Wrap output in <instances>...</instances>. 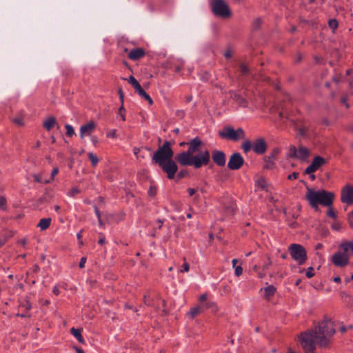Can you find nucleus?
Here are the masks:
<instances>
[{
	"label": "nucleus",
	"mask_w": 353,
	"mask_h": 353,
	"mask_svg": "<svg viewBox=\"0 0 353 353\" xmlns=\"http://www.w3.org/2000/svg\"><path fill=\"white\" fill-rule=\"evenodd\" d=\"M329 26L333 30H336L338 28L339 23L336 19H330L328 22Z\"/></svg>",
	"instance_id": "33"
},
{
	"label": "nucleus",
	"mask_w": 353,
	"mask_h": 353,
	"mask_svg": "<svg viewBox=\"0 0 353 353\" xmlns=\"http://www.w3.org/2000/svg\"><path fill=\"white\" fill-rule=\"evenodd\" d=\"M140 152V149L138 148H134L133 149V152H134V154L137 157V159H139V158H144V157H140L138 155L139 152Z\"/></svg>",
	"instance_id": "53"
},
{
	"label": "nucleus",
	"mask_w": 353,
	"mask_h": 353,
	"mask_svg": "<svg viewBox=\"0 0 353 353\" xmlns=\"http://www.w3.org/2000/svg\"><path fill=\"white\" fill-rule=\"evenodd\" d=\"M51 219L50 218H44L40 219L37 227H39L41 230H45L49 228L51 223Z\"/></svg>",
	"instance_id": "20"
},
{
	"label": "nucleus",
	"mask_w": 353,
	"mask_h": 353,
	"mask_svg": "<svg viewBox=\"0 0 353 353\" xmlns=\"http://www.w3.org/2000/svg\"><path fill=\"white\" fill-rule=\"evenodd\" d=\"M212 159L218 166L223 167L225 165L226 157L223 151L214 150L212 153Z\"/></svg>",
	"instance_id": "13"
},
{
	"label": "nucleus",
	"mask_w": 353,
	"mask_h": 353,
	"mask_svg": "<svg viewBox=\"0 0 353 353\" xmlns=\"http://www.w3.org/2000/svg\"><path fill=\"white\" fill-rule=\"evenodd\" d=\"M187 144L188 150L179 153L175 157L176 161L181 165L193 166L195 169H198L210 163V154L208 150L194 154L199 152L200 147L202 145V141L198 137L191 139Z\"/></svg>",
	"instance_id": "2"
},
{
	"label": "nucleus",
	"mask_w": 353,
	"mask_h": 353,
	"mask_svg": "<svg viewBox=\"0 0 353 353\" xmlns=\"http://www.w3.org/2000/svg\"><path fill=\"white\" fill-rule=\"evenodd\" d=\"M280 153V150L279 148H275L272 150V153L269 157H271L272 159L276 160L279 154Z\"/></svg>",
	"instance_id": "37"
},
{
	"label": "nucleus",
	"mask_w": 353,
	"mask_h": 353,
	"mask_svg": "<svg viewBox=\"0 0 353 353\" xmlns=\"http://www.w3.org/2000/svg\"><path fill=\"white\" fill-rule=\"evenodd\" d=\"M224 56L226 59H230L232 57V53L230 50H227L225 52Z\"/></svg>",
	"instance_id": "61"
},
{
	"label": "nucleus",
	"mask_w": 353,
	"mask_h": 353,
	"mask_svg": "<svg viewBox=\"0 0 353 353\" xmlns=\"http://www.w3.org/2000/svg\"><path fill=\"white\" fill-rule=\"evenodd\" d=\"M234 270H235V275L236 276H241L243 273V268L241 265H238V266L235 267Z\"/></svg>",
	"instance_id": "42"
},
{
	"label": "nucleus",
	"mask_w": 353,
	"mask_h": 353,
	"mask_svg": "<svg viewBox=\"0 0 353 353\" xmlns=\"http://www.w3.org/2000/svg\"><path fill=\"white\" fill-rule=\"evenodd\" d=\"M340 248L344 252H350L353 254V241H346L340 244Z\"/></svg>",
	"instance_id": "21"
},
{
	"label": "nucleus",
	"mask_w": 353,
	"mask_h": 353,
	"mask_svg": "<svg viewBox=\"0 0 353 353\" xmlns=\"http://www.w3.org/2000/svg\"><path fill=\"white\" fill-rule=\"evenodd\" d=\"M33 178L34 179V181L37 183H44V181L43 179H42V176L41 174H34L33 175Z\"/></svg>",
	"instance_id": "39"
},
{
	"label": "nucleus",
	"mask_w": 353,
	"mask_h": 353,
	"mask_svg": "<svg viewBox=\"0 0 353 353\" xmlns=\"http://www.w3.org/2000/svg\"><path fill=\"white\" fill-rule=\"evenodd\" d=\"M59 173V168H54L52 172L50 179H46L44 181L45 184L50 183L54 178V176Z\"/></svg>",
	"instance_id": "30"
},
{
	"label": "nucleus",
	"mask_w": 353,
	"mask_h": 353,
	"mask_svg": "<svg viewBox=\"0 0 353 353\" xmlns=\"http://www.w3.org/2000/svg\"><path fill=\"white\" fill-rule=\"evenodd\" d=\"M336 326L334 321L325 316L316 325L301 332L299 338L305 353H315L316 345L320 347H328L336 334Z\"/></svg>",
	"instance_id": "1"
},
{
	"label": "nucleus",
	"mask_w": 353,
	"mask_h": 353,
	"mask_svg": "<svg viewBox=\"0 0 353 353\" xmlns=\"http://www.w3.org/2000/svg\"><path fill=\"white\" fill-rule=\"evenodd\" d=\"M124 80H127V79H123ZM128 81L130 83L132 87L137 91L140 88H141L140 83L137 81V79L133 76H130L128 79Z\"/></svg>",
	"instance_id": "26"
},
{
	"label": "nucleus",
	"mask_w": 353,
	"mask_h": 353,
	"mask_svg": "<svg viewBox=\"0 0 353 353\" xmlns=\"http://www.w3.org/2000/svg\"><path fill=\"white\" fill-rule=\"evenodd\" d=\"M32 270L33 272L37 273L39 271L40 268L38 265H34Z\"/></svg>",
	"instance_id": "58"
},
{
	"label": "nucleus",
	"mask_w": 353,
	"mask_h": 353,
	"mask_svg": "<svg viewBox=\"0 0 353 353\" xmlns=\"http://www.w3.org/2000/svg\"><path fill=\"white\" fill-rule=\"evenodd\" d=\"M288 251L292 259L296 261L299 265H303L306 262L307 259V251L301 244H291L288 248Z\"/></svg>",
	"instance_id": "6"
},
{
	"label": "nucleus",
	"mask_w": 353,
	"mask_h": 353,
	"mask_svg": "<svg viewBox=\"0 0 353 353\" xmlns=\"http://www.w3.org/2000/svg\"><path fill=\"white\" fill-rule=\"evenodd\" d=\"M203 312V309L202 308L201 306H197V307H195L192 309H191L188 313H187V315L193 319L194 317H195L196 316H197L198 314L202 313Z\"/></svg>",
	"instance_id": "22"
},
{
	"label": "nucleus",
	"mask_w": 353,
	"mask_h": 353,
	"mask_svg": "<svg viewBox=\"0 0 353 353\" xmlns=\"http://www.w3.org/2000/svg\"><path fill=\"white\" fill-rule=\"evenodd\" d=\"M88 157L92 163V166H96L99 162L98 157L92 152L88 153Z\"/></svg>",
	"instance_id": "29"
},
{
	"label": "nucleus",
	"mask_w": 353,
	"mask_h": 353,
	"mask_svg": "<svg viewBox=\"0 0 353 353\" xmlns=\"http://www.w3.org/2000/svg\"><path fill=\"white\" fill-rule=\"evenodd\" d=\"M341 201L347 205L353 204V185L346 184L341 189Z\"/></svg>",
	"instance_id": "10"
},
{
	"label": "nucleus",
	"mask_w": 353,
	"mask_h": 353,
	"mask_svg": "<svg viewBox=\"0 0 353 353\" xmlns=\"http://www.w3.org/2000/svg\"><path fill=\"white\" fill-rule=\"evenodd\" d=\"M261 20L260 19H254V21L252 22V25L253 30H256L257 29H259V27L261 26Z\"/></svg>",
	"instance_id": "34"
},
{
	"label": "nucleus",
	"mask_w": 353,
	"mask_h": 353,
	"mask_svg": "<svg viewBox=\"0 0 353 353\" xmlns=\"http://www.w3.org/2000/svg\"><path fill=\"white\" fill-rule=\"evenodd\" d=\"M199 301H200L201 302H205V303L206 301H208V300H207V295H206V294H202V295L200 296V298H199Z\"/></svg>",
	"instance_id": "57"
},
{
	"label": "nucleus",
	"mask_w": 353,
	"mask_h": 353,
	"mask_svg": "<svg viewBox=\"0 0 353 353\" xmlns=\"http://www.w3.org/2000/svg\"><path fill=\"white\" fill-rule=\"evenodd\" d=\"M326 163V161L324 158L316 156L315 157L311 164L307 167V168L305 170V173L307 174H310L314 172L316 170H317L321 165Z\"/></svg>",
	"instance_id": "12"
},
{
	"label": "nucleus",
	"mask_w": 353,
	"mask_h": 353,
	"mask_svg": "<svg viewBox=\"0 0 353 353\" xmlns=\"http://www.w3.org/2000/svg\"><path fill=\"white\" fill-rule=\"evenodd\" d=\"M252 148L255 153L262 154L267 150V144L264 139H257L252 144Z\"/></svg>",
	"instance_id": "14"
},
{
	"label": "nucleus",
	"mask_w": 353,
	"mask_h": 353,
	"mask_svg": "<svg viewBox=\"0 0 353 353\" xmlns=\"http://www.w3.org/2000/svg\"><path fill=\"white\" fill-rule=\"evenodd\" d=\"M52 292L57 296L59 295V293H60V291H59V288L57 286L54 287Z\"/></svg>",
	"instance_id": "63"
},
{
	"label": "nucleus",
	"mask_w": 353,
	"mask_h": 353,
	"mask_svg": "<svg viewBox=\"0 0 353 353\" xmlns=\"http://www.w3.org/2000/svg\"><path fill=\"white\" fill-rule=\"evenodd\" d=\"M272 265V261L269 256H268V261L263 265V270H267Z\"/></svg>",
	"instance_id": "44"
},
{
	"label": "nucleus",
	"mask_w": 353,
	"mask_h": 353,
	"mask_svg": "<svg viewBox=\"0 0 353 353\" xmlns=\"http://www.w3.org/2000/svg\"><path fill=\"white\" fill-rule=\"evenodd\" d=\"M196 191V190L194 188H188V194L190 196H193L195 194Z\"/></svg>",
	"instance_id": "56"
},
{
	"label": "nucleus",
	"mask_w": 353,
	"mask_h": 353,
	"mask_svg": "<svg viewBox=\"0 0 353 353\" xmlns=\"http://www.w3.org/2000/svg\"><path fill=\"white\" fill-rule=\"evenodd\" d=\"M139 95L143 98L144 99H145L146 101H148L149 104L150 105H152L153 103V101L152 99V98L150 97V95L148 94H147L144 90L141 88H140L137 91H136Z\"/></svg>",
	"instance_id": "24"
},
{
	"label": "nucleus",
	"mask_w": 353,
	"mask_h": 353,
	"mask_svg": "<svg viewBox=\"0 0 353 353\" xmlns=\"http://www.w3.org/2000/svg\"><path fill=\"white\" fill-rule=\"evenodd\" d=\"M212 11L216 17L227 19L231 17L232 12L223 0H214L211 3Z\"/></svg>",
	"instance_id": "7"
},
{
	"label": "nucleus",
	"mask_w": 353,
	"mask_h": 353,
	"mask_svg": "<svg viewBox=\"0 0 353 353\" xmlns=\"http://www.w3.org/2000/svg\"><path fill=\"white\" fill-rule=\"evenodd\" d=\"M334 194L331 192L322 190L316 191L312 188H307L305 198L310 206L314 210L319 209V205L330 207L332 205Z\"/></svg>",
	"instance_id": "4"
},
{
	"label": "nucleus",
	"mask_w": 353,
	"mask_h": 353,
	"mask_svg": "<svg viewBox=\"0 0 353 353\" xmlns=\"http://www.w3.org/2000/svg\"><path fill=\"white\" fill-rule=\"evenodd\" d=\"M163 223V221L159 219L157 222H156V226L155 228H157V229H161V227H162V225Z\"/></svg>",
	"instance_id": "55"
},
{
	"label": "nucleus",
	"mask_w": 353,
	"mask_h": 353,
	"mask_svg": "<svg viewBox=\"0 0 353 353\" xmlns=\"http://www.w3.org/2000/svg\"><path fill=\"white\" fill-rule=\"evenodd\" d=\"M276 292V288L274 285H269L264 288L265 296L269 299Z\"/></svg>",
	"instance_id": "25"
},
{
	"label": "nucleus",
	"mask_w": 353,
	"mask_h": 353,
	"mask_svg": "<svg viewBox=\"0 0 353 353\" xmlns=\"http://www.w3.org/2000/svg\"><path fill=\"white\" fill-rule=\"evenodd\" d=\"M298 134L302 137H308L310 135V129L307 125H301L297 128Z\"/></svg>",
	"instance_id": "23"
},
{
	"label": "nucleus",
	"mask_w": 353,
	"mask_h": 353,
	"mask_svg": "<svg viewBox=\"0 0 353 353\" xmlns=\"http://www.w3.org/2000/svg\"><path fill=\"white\" fill-rule=\"evenodd\" d=\"M349 225L353 230V211L351 212V216L349 217Z\"/></svg>",
	"instance_id": "54"
},
{
	"label": "nucleus",
	"mask_w": 353,
	"mask_h": 353,
	"mask_svg": "<svg viewBox=\"0 0 353 353\" xmlns=\"http://www.w3.org/2000/svg\"><path fill=\"white\" fill-rule=\"evenodd\" d=\"M274 161L275 160L272 159L271 157H266L263 168L265 169H272L274 167Z\"/></svg>",
	"instance_id": "27"
},
{
	"label": "nucleus",
	"mask_w": 353,
	"mask_h": 353,
	"mask_svg": "<svg viewBox=\"0 0 353 353\" xmlns=\"http://www.w3.org/2000/svg\"><path fill=\"white\" fill-rule=\"evenodd\" d=\"M65 128L66 129V135L68 137H72L74 134V130L73 127L70 124H66L65 125Z\"/></svg>",
	"instance_id": "32"
},
{
	"label": "nucleus",
	"mask_w": 353,
	"mask_h": 353,
	"mask_svg": "<svg viewBox=\"0 0 353 353\" xmlns=\"http://www.w3.org/2000/svg\"><path fill=\"white\" fill-rule=\"evenodd\" d=\"M327 216L332 219H336V217L335 212L332 208H329V210H327Z\"/></svg>",
	"instance_id": "43"
},
{
	"label": "nucleus",
	"mask_w": 353,
	"mask_h": 353,
	"mask_svg": "<svg viewBox=\"0 0 353 353\" xmlns=\"http://www.w3.org/2000/svg\"><path fill=\"white\" fill-rule=\"evenodd\" d=\"M125 110L123 105H121V107L119 109V115L121 117L122 121H125Z\"/></svg>",
	"instance_id": "35"
},
{
	"label": "nucleus",
	"mask_w": 353,
	"mask_h": 353,
	"mask_svg": "<svg viewBox=\"0 0 353 353\" xmlns=\"http://www.w3.org/2000/svg\"><path fill=\"white\" fill-rule=\"evenodd\" d=\"M26 242H27L26 239H21L18 241V243L19 244H21V245H23V246L26 245Z\"/></svg>",
	"instance_id": "60"
},
{
	"label": "nucleus",
	"mask_w": 353,
	"mask_h": 353,
	"mask_svg": "<svg viewBox=\"0 0 353 353\" xmlns=\"http://www.w3.org/2000/svg\"><path fill=\"white\" fill-rule=\"evenodd\" d=\"M332 262L339 267H343L349 263V257L346 252H337L332 256Z\"/></svg>",
	"instance_id": "11"
},
{
	"label": "nucleus",
	"mask_w": 353,
	"mask_h": 353,
	"mask_svg": "<svg viewBox=\"0 0 353 353\" xmlns=\"http://www.w3.org/2000/svg\"><path fill=\"white\" fill-rule=\"evenodd\" d=\"M57 124V119L54 117H49L43 121V128L50 131Z\"/></svg>",
	"instance_id": "17"
},
{
	"label": "nucleus",
	"mask_w": 353,
	"mask_h": 353,
	"mask_svg": "<svg viewBox=\"0 0 353 353\" xmlns=\"http://www.w3.org/2000/svg\"><path fill=\"white\" fill-rule=\"evenodd\" d=\"M94 212L98 219L101 218V214L99 208L97 206H94Z\"/></svg>",
	"instance_id": "59"
},
{
	"label": "nucleus",
	"mask_w": 353,
	"mask_h": 353,
	"mask_svg": "<svg viewBox=\"0 0 353 353\" xmlns=\"http://www.w3.org/2000/svg\"><path fill=\"white\" fill-rule=\"evenodd\" d=\"M310 151L303 145H299L296 148L294 145H290L289 148L288 157L290 158L297 159L301 161H306L309 157Z\"/></svg>",
	"instance_id": "8"
},
{
	"label": "nucleus",
	"mask_w": 353,
	"mask_h": 353,
	"mask_svg": "<svg viewBox=\"0 0 353 353\" xmlns=\"http://www.w3.org/2000/svg\"><path fill=\"white\" fill-rule=\"evenodd\" d=\"M332 228L335 230H338L340 228V224L339 223H335L332 225Z\"/></svg>",
	"instance_id": "62"
},
{
	"label": "nucleus",
	"mask_w": 353,
	"mask_h": 353,
	"mask_svg": "<svg viewBox=\"0 0 353 353\" xmlns=\"http://www.w3.org/2000/svg\"><path fill=\"white\" fill-rule=\"evenodd\" d=\"M299 174L298 172H293L292 174L288 175V179L289 180L296 179L299 176Z\"/></svg>",
	"instance_id": "51"
},
{
	"label": "nucleus",
	"mask_w": 353,
	"mask_h": 353,
	"mask_svg": "<svg viewBox=\"0 0 353 353\" xmlns=\"http://www.w3.org/2000/svg\"><path fill=\"white\" fill-rule=\"evenodd\" d=\"M96 127L95 123L93 121H90L85 125H81L80 128V137L81 139L84 137L85 135H90Z\"/></svg>",
	"instance_id": "16"
},
{
	"label": "nucleus",
	"mask_w": 353,
	"mask_h": 353,
	"mask_svg": "<svg viewBox=\"0 0 353 353\" xmlns=\"http://www.w3.org/2000/svg\"><path fill=\"white\" fill-rule=\"evenodd\" d=\"M239 68L242 75L246 76L249 74L250 70L245 63H241Z\"/></svg>",
	"instance_id": "31"
},
{
	"label": "nucleus",
	"mask_w": 353,
	"mask_h": 353,
	"mask_svg": "<svg viewBox=\"0 0 353 353\" xmlns=\"http://www.w3.org/2000/svg\"><path fill=\"white\" fill-rule=\"evenodd\" d=\"M257 185L262 189L264 190L266 187V183L265 180L261 179L257 181Z\"/></svg>",
	"instance_id": "46"
},
{
	"label": "nucleus",
	"mask_w": 353,
	"mask_h": 353,
	"mask_svg": "<svg viewBox=\"0 0 353 353\" xmlns=\"http://www.w3.org/2000/svg\"><path fill=\"white\" fill-rule=\"evenodd\" d=\"M86 262V258L85 257H82L80 260V262H79V268H84L85 266V263Z\"/></svg>",
	"instance_id": "52"
},
{
	"label": "nucleus",
	"mask_w": 353,
	"mask_h": 353,
	"mask_svg": "<svg viewBox=\"0 0 353 353\" xmlns=\"http://www.w3.org/2000/svg\"><path fill=\"white\" fill-rule=\"evenodd\" d=\"M79 193V189H77V188H73L71 189L69 195L71 196H74L75 195H77Z\"/></svg>",
	"instance_id": "49"
},
{
	"label": "nucleus",
	"mask_w": 353,
	"mask_h": 353,
	"mask_svg": "<svg viewBox=\"0 0 353 353\" xmlns=\"http://www.w3.org/2000/svg\"><path fill=\"white\" fill-rule=\"evenodd\" d=\"M143 301H144V303L147 305H149V306H151L152 304V299H150V297H148V296L145 295L144 297H143Z\"/></svg>",
	"instance_id": "48"
},
{
	"label": "nucleus",
	"mask_w": 353,
	"mask_h": 353,
	"mask_svg": "<svg viewBox=\"0 0 353 353\" xmlns=\"http://www.w3.org/2000/svg\"><path fill=\"white\" fill-rule=\"evenodd\" d=\"M219 135L223 139L237 141L245 137V132L241 128L234 130L231 126H225L223 128V130L219 131Z\"/></svg>",
	"instance_id": "5"
},
{
	"label": "nucleus",
	"mask_w": 353,
	"mask_h": 353,
	"mask_svg": "<svg viewBox=\"0 0 353 353\" xmlns=\"http://www.w3.org/2000/svg\"><path fill=\"white\" fill-rule=\"evenodd\" d=\"M21 307L24 308L26 310H30L32 305L28 301H26L25 303L21 305Z\"/></svg>",
	"instance_id": "45"
},
{
	"label": "nucleus",
	"mask_w": 353,
	"mask_h": 353,
	"mask_svg": "<svg viewBox=\"0 0 353 353\" xmlns=\"http://www.w3.org/2000/svg\"><path fill=\"white\" fill-rule=\"evenodd\" d=\"M12 121L15 124L20 125V126H23L24 125L23 120L21 117H15V118L12 119Z\"/></svg>",
	"instance_id": "36"
},
{
	"label": "nucleus",
	"mask_w": 353,
	"mask_h": 353,
	"mask_svg": "<svg viewBox=\"0 0 353 353\" xmlns=\"http://www.w3.org/2000/svg\"><path fill=\"white\" fill-rule=\"evenodd\" d=\"M156 193H157V189L154 187H150L148 190L149 196H150L151 197H153L156 195Z\"/></svg>",
	"instance_id": "47"
},
{
	"label": "nucleus",
	"mask_w": 353,
	"mask_h": 353,
	"mask_svg": "<svg viewBox=\"0 0 353 353\" xmlns=\"http://www.w3.org/2000/svg\"><path fill=\"white\" fill-rule=\"evenodd\" d=\"M0 208L6 209V199L4 196H0Z\"/></svg>",
	"instance_id": "38"
},
{
	"label": "nucleus",
	"mask_w": 353,
	"mask_h": 353,
	"mask_svg": "<svg viewBox=\"0 0 353 353\" xmlns=\"http://www.w3.org/2000/svg\"><path fill=\"white\" fill-rule=\"evenodd\" d=\"M203 309V311L205 310H211V311L214 313L218 311V307L216 306V304L211 301H208L205 303H203V305L201 306Z\"/></svg>",
	"instance_id": "19"
},
{
	"label": "nucleus",
	"mask_w": 353,
	"mask_h": 353,
	"mask_svg": "<svg viewBox=\"0 0 353 353\" xmlns=\"http://www.w3.org/2000/svg\"><path fill=\"white\" fill-rule=\"evenodd\" d=\"M70 332L77 339L79 343L81 344L85 343V340L81 335V330L80 329L72 327L70 330Z\"/></svg>",
	"instance_id": "18"
},
{
	"label": "nucleus",
	"mask_w": 353,
	"mask_h": 353,
	"mask_svg": "<svg viewBox=\"0 0 353 353\" xmlns=\"http://www.w3.org/2000/svg\"><path fill=\"white\" fill-rule=\"evenodd\" d=\"M108 137H117V135H116V130H113L112 132H110L108 134Z\"/></svg>",
	"instance_id": "64"
},
{
	"label": "nucleus",
	"mask_w": 353,
	"mask_h": 353,
	"mask_svg": "<svg viewBox=\"0 0 353 353\" xmlns=\"http://www.w3.org/2000/svg\"><path fill=\"white\" fill-rule=\"evenodd\" d=\"M305 274L307 278H312L314 275V268L312 267L308 268Z\"/></svg>",
	"instance_id": "41"
},
{
	"label": "nucleus",
	"mask_w": 353,
	"mask_h": 353,
	"mask_svg": "<svg viewBox=\"0 0 353 353\" xmlns=\"http://www.w3.org/2000/svg\"><path fill=\"white\" fill-rule=\"evenodd\" d=\"M174 152L169 141H165L163 145L159 146L152 156V161L159 165L164 172L167 174L169 179H174L178 166L172 160Z\"/></svg>",
	"instance_id": "3"
},
{
	"label": "nucleus",
	"mask_w": 353,
	"mask_h": 353,
	"mask_svg": "<svg viewBox=\"0 0 353 353\" xmlns=\"http://www.w3.org/2000/svg\"><path fill=\"white\" fill-rule=\"evenodd\" d=\"M244 163V159L240 153H233L229 159L228 167L230 170H236L241 168Z\"/></svg>",
	"instance_id": "9"
},
{
	"label": "nucleus",
	"mask_w": 353,
	"mask_h": 353,
	"mask_svg": "<svg viewBox=\"0 0 353 353\" xmlns=\"http://www.w3.org/2000/svg\"><path fill=\"white\" fill-rule=\"evenodd\" d=\"M252 147V143L249 140L245 141L241 145V148H242L243 150L244 151V152H245V153H248L249 151H250Z\"/></svg>",
	"instance_id": "28"
},
{
	"label": "nucleus",
	"mask_w": 353,
	"mask_h": 353,
	"mask_svg": "<svg viewBox=\"0 0 353 353\" xmlns=\"http://www.w3.org/2000/svg\"><path fill=\"white\" fill-rule=\"evenodd\" d=\"M145 55V51L142 48H137L131 50L128 57L132 61H137L143 57Z\"/></svg>",
	"instance_id": "15"
},
{
	"label": "nucleus",
	"mask_w": 353,
	"mask_h": 353,
	"mask_svg": "<svg viewBox=\"0 0 353 353\" xmlns=\"http://www.w3.org/2000/svg\"><path fill=\"white\" fill-rule=\"evenodd\" d=\"M119 94V99L121 102V105H123V101H124V93L121 88H119L118 90Z\"/></svg>",
	"instance_id": "50"
},
{
	"label": "nucleus",
	"mask_w": 353,
	"mask_h": 353,
	"mask_svg": "<svg viewBox=\"0 0 353 353\" xmlns=\"http://www.w3.org/2000/svg\"><path fill=\"white\" fill-rule=\"evenodd\" d=\"M190 270V265L189 264L187 263V262H185L182 266H181V268L180 269V272H188Z\"/></svg>",
	"instance_id": "40"
}]
</instances>
